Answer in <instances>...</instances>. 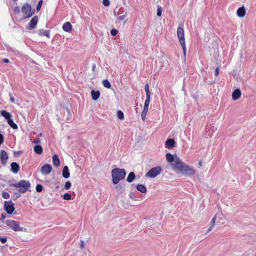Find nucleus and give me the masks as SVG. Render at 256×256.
<instances>
[{
  "mask_svg": "<svg viewBox=\"0 0 256 256\" xmlns=\"http://www.w3.org/2000/svg\"><path fill=\"white\" fill-rule=\"evenodd\" d=\"M220 73V68H217L215 70V76H218L219 75Z\"/></svg>",
  "mask_w": 256,
  "mask_h": 256,
  "instance_id": "a18cd8bd",
  "label": "nucleus"
},
{
  "mask_svg": "<svg viewBox=\"0 0 256 256\" xmlns=\"http://www.w3.org/2000/svg\"><path fill=\"white\" fill-rule=\"evenodd\" d=\"M102 84L104 86L107 88H110L112 86L110 82L107 80H104L102 81Z\"/></svg>",
  "mask_w": 256,
  "mask_h": 256,
  "instance_id": "bb28decb",
  "label": "nucleus"
},
{
  "mask_svg": "<svg viewBox=\"0 0 256 256\" xmlns=\"http://www.w3.org/2000/svg\"><path fill=\"white\" fill-rule=\"evenodd\" d=\"M150 102V96H146V99L145 102L144 106H149Z\"/></svg>",
  "mask_w": 256,
  "mask_h": 256,
  "instance_id": "c9c22d12",
  "label": "nucleus"
},
{
  "mask_svg": "<svg viewBox=\"0 0 256 256\" xmlns=\"http://www.w3.org/2000/svg\"><path fill=\"white\" fill-rule=\"evenodd\" d=\"M148 106H144V110L142 112H146L148 114Z\"/></svg>",
  "mask_w": 256,
  "mask_h": 256,
  "instance_id": "49530a36",
  "label": "nucleus"
},
{
  "mask_svg": "<svg viewBox=\"0 0 256 256\" xmlns=\"http://www.w3.org/2000/svg\"><path fill=\"white\" fill-rule=\"evenodd\" d=\"M18 0H13L14 2H16Z\"/></svg>",
  "mask_w": 256,
  "mask_h": 256,
  "instance_id": "052dcab7",
  "label": "nucleus"
},
{
  "mask_svg": "<svg viewBox=\"0 0 256 256\" xmlns=\"http://www.w3.org/2000/svg\"><path fill=\"white\" fill-rule=\"evenodd\" d=\"M126 172L124 169L115 168L112 171V182L114 184H118L121 180H124L126 176Z\"/></svg>",
  "mask_w": 256,
  "mask_h": 256,
  "instance_id": "f03ea898",
  "label": "nucleus"
},
{
  "mask_svg": "<svg viewBox=\"0 0 256 256\" xmlns=\"http://www.w3.org/2000/svg\"><path fill=\"white\" fill-rule=\"evenodd\" d=\"M246 14V11L244 6L240 8L237 11V14L238 17L242 18L245 16Z\"/></svg>",
  "mask_w": 256,
  "mask_h": 256,
  "instance_id": "a211bd4d",
  "label": "nucleus"
},
{
  "mask_svg": "<svg viewBox=\"0 0 256 256\" xmlns=\"http://www.w3.org/2000/svg\"><path fill=\"white\" fill-rule=\"evenodd\" d=\"M147 113L142 112V120L144 121L146 120V116Z\"/></svg>",
  "mask_w": 256,
  "mask_h": 256,
  "instance_id": "c03bdc74",
  "label": "nucleus"
},
{
  "mask_svg": "<svg viewBox=\"0 0 256 256\" xmlns=\"http://www.w3.org/2000/svg\"><path fill=\"white\" fill-rule=\"evenodd\" d=\"M145 91L146 92V96H151L149 88V86L148 84H146L145 86Z\"/></svg>",
  "mask_w": 256,
  "mask_h": 256,
  "instance_id": "c85d7f7f",
  "label": "nucleus"
},
{
  "mask_svg": "<svg viewBox=\"0 0 256 256\" xmlns=\"http://www.w3.org/2000/svg\"><path fill=\"white\" fill-rule=\"evenodd\" d=\"M62 174L63 177L66 179L70 178V173L69 172L68 168V166H65L64 168Z\"/></svg>",
  "mask_w": 256,
  "mask_h": 256,
  "instance_id": "6ab92c4d",
  "label": "nucleus"
},
{
  "mask_svg": "<svg viewBox=\"0 0 256 256\" xmlns=\"http://www.w3.org/2000/svg\"><path fill=\"white\" fill-rule=\"evenodd\" d=\"M8 226L15 232H26L28 230L20 226V222L14 220H8L6 222Z\"/></svg>",
  "mask_w": 256,
  "mask_h": 256,
  "instance_id": "7ed1b4c3",
  "label": "nucleus"
},
{
  "mask_svg": "<svg viewBox=\"0 0 256 256\" xmlns=\"http://www.w3.org/2000/svg\"><path fill=\"white\" fill-rule=\"evenodd\" d=\"M10 100L11 102H12L13 104L14 103V102H15V99L14 98H13L12 96H11Z\"/></svg>",
  "mask_w": 256,
  "mask_h": 256,
  "instance_id": "864d4df0",
  "label": "nucleus"
},
{
  "mask_svg": "<svg viewBox=\"0 0 256 256\" xmlns=\"http://www.w3.org/2000/svg\"><path fill=\"white\" fill-rule=\"evenodd\" d=\"M72 186V183L70 182H67L64 186V188L66 190H68L70 189Z\"/></svg>",
  "mask_w": 256,
  "mask_h": 256,
  "instance_id": "473e14b6",
  "label": "nucleus"
},
{
  "mask_svg": "<svg viewBox=\"0 0 256 256\" xmlns=\"http://www.w3.org/2000/svg\"><path fill=\"white\" fill-rule=\"evenodd\" d=\"M52 166L50 164H46L42 167L41 172L42 174L48 175L52 172Z\"/></svg>",
  "mask_w": 256,
  "mask_h": 256,
  "instance_id": "9b49d317",
  "label": "nucleus"
},
{
  "mask_svg": "<svg viewBox=\"0 0 256 256\" xmlns=\"http://www.w3.org/2000/svg\"><path fill=\"white\" fill-rule=\"evenodd\" d=\"M64 199L66 200H70L72 199V196L69 194H66L63 196Z\"/></svg>",
  "mask_w": 256,
  "mask_h": 256,
  "instance_id": "c756f323",
  "label": "nucleus"
},
{
  "mask_svg": "<svg viewBox=\"0 0 256 256\" xmlns=\"http://www.w3.org/2000/svg\"><path fill=\"white\" fill-rule=\"evenodd\" d=\"M68 114H70V111L69 110H68Z\"/></svg>",
  "mask_w": 256,
  "mask_h": 256,
  "instance_id": "bf43d9fd",
  "label": "nucleus"
},
{
  "mask_svg": "<svg viewBox=\"0 0 256 256\" xmlns=\"http://www.w3.org/2000/svg\"><path fill=\"white\" fill-rule=\"evenodd\" d=\"M178 37L179 39L180 42L182 46L184 56H186V45L184 38V32L183 28L179 27L177 30Z\"/></svg>",
  "mask_w": 256,
  "mask_h": 256,
  "instance_id": "20e7f679",
  "label": "nucleus"
},
{
  "mask_svg": "<svg viewBox=\"0 0 256 256\" xmlns=\"http://www.w3.org/2000/svg\"><path fill=\"white\" fill-rule=\"evenodd\" d=\"M176 142L173 139H168L166 142V147L174 148L175 146Z\"/></svg>",
  "mask_w": 256,
  "mask_h": 256,
  "instance_id": "5701e85b",
  "label": "nucleus"
},
{
  "mask_svg": "<svg viewBox=\"0 0 256 256\" xmlns=\"http://www.w3.org/2000/svg\"><path fill=\"white\" fill-rule=\"evenodd\" d=\"M34 152L38 154H42L43 152V148L41 146L36 145L34 148Z\"/></svg>",
  "mask_w": 256,
  "mask_h": 256,
  "instance_id": "aec40b11",
  "label": "nucleus"
},
{
  "mask_svg": "<svg viewBox=\"0 0 256 256\" xmlns=\"http://www.w3.org/2000/svg\"><path fill=\"white\" fill-rule=\"evenodd\" d=\"M95 68H96V66H95V65H94L93 68H92V70H93V71H94Z\"/></svg>",
  "mask_w": 256,
  "mask_h": 256,
  "instance_id": "13d9d810",
  "label": "nucleus"
},
{
  "mask_svg": "<svg viewBox=\"0 0 256 256\" xmlns=\"http://www.w3.org/2000/svg\"><path fill=\"white\" fill-rule=\"evenodd\" d=\"M6 218V215L4 214H2L1 216L0 220L2 221V220H4Z\"/></svg>",
  "mask_w": 256,
  "mask_h": 256,
  "instance_id": "8fccbe9b",
  "label": "nucleus"
},
{
  "mask_svg": "<svg viewBox=\"0 0 256 256\" xmlns=\"http://www.w3.org/2000/svg\"><path fill=\"white\" fill-rule=\"evenodd\" d=\"M38 21V16H35L34 17L30 22L26 29L29 30H32L34 29L37 26Z\"/></svg>",
  "mask_w": 256,
  "mask_h": 256,
  "instance_id": "9d476101",
  "label": "nucleus"
},
{
  "mask_svg": "<svg viewBox=\"0 0 256 256\" xmlns=\"http://www.w3.org/2000/svg\"><path fill=\"white\" fill-rule=\"evenodd\" d=\"M42 4H43L42 0H40L38 2V5L36 8V10L38 11H39L41 9Z\"/></svg>",
  "mask_w": 256,
  "mask_h": 256,
  "instance_id": "f704fd0d",
  "label": "nucleus"
},
{
  "mask_svg": "<svg viewBox=\"0 0 256 256\" xmlns=\"http://www.w3.org/2000/svg\"><path fill=\"white\" fill-rule=\"evenodd\" d=\"M8 124L14 130H18V126L14 122L13 120L12 119H10L8 120Z\"/></svg>",
  "mask_w": 256,
  "mask_h": 256,
  "instance_id": "a878e982",
  "label": "nucleus"
},
{
  "mask_svg": "<svg viewBox=\"0 0 256 256\" xmlns=\"http://www.w3.org/2000/svg\"><path fill=\"white\" fill-rule=\"evenodd\" d=\"M20 8L18 6H16V7L14 8V14H18L20 13Z\"/></svg>",
  "mask_w": 256,
  "mask_h": 256,
  "instance_id": "79ce46f5",
  "label": "nucleus"
},
{
  "mask_svg": "<svg viewBox=\"0 0 256 256\" xmlns=\"http://www.w3.org/2000/svg\"><path fill=\"white\" fill-rule=\"evenodd\" d=\"M20 153H21V152H14V154L16 156V154H20Z\"/></svg>",
  "mask_w": 256,
  "mask_h": 256,
  "instance_id": "4d7b16f0",
  "label": "nucleus"
},
{
  "mask_svg": "<svg viewBox=\"0 0 256 256\" xmlns=\"http://www.w3.org/2000/svg\"><path fill=\"white\" fill-rule=\"evenodd\" d=\"M166 159L172 170L176 174L186 176H192L196 174V170L194 168L183 162L177 155L168 153L166 154Z\"/></svg>",
  "mask_w": 256,
  "mask_h": 256,
  "instance_id": "f257e3e1",
  "label": "nucleus"
},
{
  "mask_svg": "<svg viewBox=\"0 0 256 256\" xmlns=\"http://www.w3.org/2000/svg\"><path fill=\"white\" fill-rule=\"evenodd\" d=\"M38 34L40 36H46L48 38H50V32L48 30H40L38 31Z\"/></svg>",
  "mask_w": 256,
  "mask_h": 256,
  "instance_id": "412c9836",
  "label": "nucleus"
},
{
  "mask_svg": "<svg viewBox=\"0 0 256 256\" xmlns=\"http://www.w3.org/2000/svg\"><path fill=\"white\" fill-rule=\"evenodd\" d=\"M242 96V92L240 89H236L235 90L232 94V98L233 100H236L240 98Z\"/></svg>",
  "mask_w": 256,
  "mask_h": 256,
  "instance_id": "4468645a",
  "label": "nucleus"
},
{
  "mask_svg": "<svg viewBox=\"0 0 256 256\" xmlns=\"http://www.w3.org/2000/svg\"><path fill=\"white\" fill-rule=\"evenodd\" d=\"M2 61L5 63H8L9 60L8 59H4Z\"/></svg>",
  "mask_w": 256,
  "mask_h": 256,
  "instance_id": "5fc2aeb1",
  "label": "nucleus"
},
{
  "mask_svg": "<svg viewBox=\"0 0 256 256\" xmlns=\"http://www.w3.org/2000/svg\"><path fill=\"white\" fill-rule=\"evenodd\" d=\"M224 218V216L222 213L218 212L216 214L212 220L210 222V226L208 228L206 234H208L212 230L216 224V220L218 224L220 225L221 224V221Z\"/></svg>",
  "mask_w": 256,
  "mask_h": 256,
  "instance_id": "423d86ee",
  "label": "nucleus"
},
{
  "mask_svg": "<svg viewBox=\"0 0 256 256\" xmlns=\"http://www.w3.org/2000/svg\"><path fill=\"white\" fill-rule=\"evenodd\" d=\"M117 116L120 120H123L124 119V114L122 111L118 110L117 113Z\"/></svg>",
  "mask_w": 256,
  "mask_h": 256,
  "instance_id": "cd10ccee",
  "label": "nucleus"
},
{
  "mask_svg": "<svg viewBox=\"0 0 256 256\" xmlns=\"http://www.w3.org/2000/svg\"><path fill=\"white\" fill-rule=\"evenodd\" d=\"M162 6H158V12H157V16H162Z\"/></svg>",
  "mask_w": 256,
  "mask_h": 256,
  "instance_id": "2f4dec72",
  "label": "nucleus"
},
{
  "mask_svg": "<svg viewBox=\"0 0 256 256\" xmlns=\"http://www.w3.org/2000/svg\"><path fill=\"white\" fill-rule=\"evenodd\" d=\"M126 16H127V13H126L123 16H118V19L120 22H122V21L124 20L126 18Z\"/></svg>",
  "mask_w": 256,
  "mask_h": 256,
  "instance_id": "72a5a7b5",
  "label": "nucleus"
},
{
  "mask_svg": "<svg viewBox=\"0 0 256 256\" xmlns=\"http://www.w3.org/2000/svg\"><path fill=\"white\" fill-rule=\"evenodd\" d=\"M43 190V187L42 185L38 184L36 187V190L38 192H41Z\"/></svg>",
  "mask_w": 256,
  "mask_h": 256,
  "instance_id": "e433bc0d",
  "label": "nucleus"
},
{
  "mask_svg": "<svg viewBox=\"0 0 256 256\" xmlns=\"http://www.w3.org/2000/svg\"><path fill=\"white\" fill-rule=\"evenodd\" d=\"M102 3L103 4L106 6H108L110 4V2L109 0H104Z\"/></svg>",
  "mask_w": 256,
  "mask_h": 256,
  "instance_id": "ea45409f",
  "label": "nucleus"
},
{
  "mask_svg": "<svg viewBox=\"0 0 256 256\" xmlns=\"http://www.w3.org/2000/svg\"><path fill=\"white\" fill-rule=\"evenodd\" d=\"M2 198L4 199L8 200L10 198V194L6 192H3L2 194Z\"/></svg>",
  "mask_w": 256,
  "mask_h": 256,
  "instance_id": "7c9ffc66",
  "label": "nucleus"
},
{
  "mask_svg": "<svg viewBox=\"0 0 256 256\" xmlns=\"http://www.w3.org/2000/svg\"><path fill=\"white\" fill-rule=\"evenodd\" d=\"M8 156L6 151L2 150L0 152V161L2 164L6 165L7 163Z\"/></svg>",
  "mask_w": 256,
  "mask_h": 256,
  "instance_id": "f8f14e48",
  "label": "nucleus"
},
{
  "mask_svg": "<svg viewBox=\"0 0 256 256\" xmlns=\"http://www.w3.org/2000/svg\"><path fill=\"white\" fill-rule=\"evenodd\" d=\"M21 196L20 192H14V200H17Z\"/></svg>",
  "mask_w": 256,
  "mask_h": 256,
  "instance_id": "4c0bfd02",
  "label": "nucleus"
},
{
  "mask_svg": "<svg viewBox=\"0 0 256 256\" xmlns=\"http://www.w3.org/2000/svg\"><path fill=\"white\" fill-rule=\"evenodd\" d=\"M202 161H200L199 162H198V166L200 168L202 167Z\"/></svg>",
  "mask_w": 256,
  "mask_h": 256,
  "instance_id": "6e6d98bb",
  "label": "nucleus"
},
{
  "mask_svg": "<svg viewBox=\"0 0 256 256\" xmlns=\"http://www.w3.org/2000/svg\"><path fill=\"white\" fill-rule=\"evenodd\" d=\"M1 114H2V116H3L8 120H10L11 118V116H12L11 114L9 112H6L5 110H2L1 112Z\"/></svg>",
  "mask_w": 256,
  "mask_h": 256,
  "instance_id": "393cba45",
  "label": "nucleus"
},
{
  "mask_svg": "<svg viewBox=\"0 0 256 256\" xmlns=\"http://www.w3.org/2000/svg\"><path fill=\"white\" fill-rule=\"evenodd\" d=\"M116 189L118 190V192L122 191V188L120 186H116Z\"/></svg>",
  "mask_w": 256,
  "mask_h": 256,
  "instance_id": "de8ad7c7",
  "label": "nucleus"
},
{
  "mask_svg": "<svg viewBox=\"0 0 256 256\" xmlns=\"http://www.w3.org/2000/svg\"><path fill=\"white\" fill-rule=\"evenodd\" d=\"M4 209L8 214H12L15 210L14 203L12 201L5 202Z\"/></svg>",
  "mask_w": 256,
  "mask_h": 256,
  "instance_id": "1a4fd4ad",
  "label": "nucleus"
},
{
  "mask_svg": "<svg viewBox=\"0 0 256 256\" xmlns=\"http://www.w3.org/2000/svg\"><path fill=\"white\" fill-rule=\"evenodd\" d=\"M40 140H34V142H33V143L34 144H40Z\"/></svg>",
  "mask_w": 256,
  "mask_h": 256,
  "instance_id": "3c124183",
  "label": "nucleus"
},
{
  "mask_svg": "<svg viewBox=\"0 0 256 256\" xmlns=\"http://www.w3.org/2000/svg\"><path fill=\"white\" fill-rule=\"evenodd\" d=\"M52 162L56 168H58L60 166V162L58 155L55 154L52 156Z\"/></svg>",
  "mask_w": 256,
  "mask_h": 256,
  "instance_id": "dca6fc26",
  "label": "nucleus"
},
{
  "mask_svg": "<svg viewBox=\"0 0 256 256\" xmlns=\"http://www.w3.org/2000/svg\"><path fill=\"white\" fill-rule=\"evenodd\" d=\"M130 198L132 199V200H136L134 198V196H133V194L132 193H131L130 194Z\"/></svg>",
  "mask_w": 256,
  "mask_h": 256,
  "instance_id": "603ef678",
  "label": "nucleus"
},
{
  "mask_svg": "<svg viewBox=\"0 0 256 256\" xmlns=\"http://www.w3.org/2000/svg\"><path fill=\"white\" fill-rule=\"evenodd\" d=\"M136 189L138 191H139L142 194H145L147 192V190H146V186L142 184H138L136 186Z\"/></svg>",
  "mask_w": 256,
  "mask_h": 256,
  "instance_id": "4be33fe9",
  "label": "nucleus"
},
{
  "mask_svg": "<svg viewBox=\"0 0 256 256\" xmlns=\"http://www.w3.org/2000/svg\"><path fill=\"white\" fill-rule=\"evenodd\" d=\"M4 137L2 134H0V146H1L4 143Z\"/></svg>",
  "mask_w": 256,
  "mask_h": 256,
  "instance_id": "37998d69",
  "label": "nucleus"
},
{
  "mask_svg": "<svg viewBox=\"0 0 256 256\" xmlns=\"http://www.w3.org/2000/svg\"><path fill=\"white\" fill-rule=\"evenodd\" d=\"M136 175H135L134 173V172H131L129 174L126 180L128 182L130 183H132L136 179Z\"/></svg>",
  "mask_w": 256,
  "mask_h": 256,
  "instance_id": "b1692460",
  "label": "nucleus"
},
{
  "mask_svg": "<svg viewBox=\"0 0 256 256\" xmlns=\"http://www.w3.org/2000/svg\"><path fill=\"white\" fill-rule=\"evenodd\" d=\"M12 186L16 188H19V192L22 194H25L30 187V184L29 182L26 180H21L17 184H12Z\"/></svg>",
  "mask_w": 256,
  "mask_h": 256,
  "instance_id": "39448f33",
  "label": "nucleus"
},
{
  "mask_svg": "<svg viewBox=\"0 0 256 256\" xmlns=\"http://www.w3.org/2000/svg\"><path fill=\"white\" fill-rule=\"evenodd\" d=\"M72 26L70 22H66L62 26V29L67 32H70L72 30Z\"/></svg>",
  "mask_w": 256,
  "mask_h": 256,
  "instance_id": "2eb2a0df",
  "label": "nucleus"
},
{
  "mask_svg": "<svg viewBox=\"0 0 256 256\" xmlns=\"http://www.w3.org/2000/svg\"><path fill=\"white\" fill-rule=\"evenodd\" d=\"M110 33H111L112 36H116V34H118V30H115V29H112L111 30Z\"/></svg>",
  "mask_w": 256,
  "mask_h": 256,
  "instance_id": "58836bf2",
  "label": "nucleus"
},
{
  "mask_svg": "<svg viewBox=\"0 0 256 256\" xmlns=\"http://www.w3.org/2000/svg\"><path fill=\"white\" fill-rule=\"evenodd\" d=\"M162 171V168L160 166L154 168L146 174V176L152 178H155L161 173Z\"/></svg>",
  "mask_w": 256,
  "mask_h": 256,
  "instance_id": "6e6552de",
  "label": "nucleus"
},
{
  "mask_svg": "<svg viewBox=\"0 0 256 256\" xmlns=\"http://www.w3.org/2000/svg\"><path fill=\"white\" fill-rule=\"evenodd\" d=\"M84 247H85V244H84V242H83V241L81 242V244H80V248L84 249Z\"/></svg>",
  "mask_w": 256,
  "mask_h": 256,
  "instance_id": "09e8293b",
  "label": "nucleus"
},
{
  "mask_svg": "<svg viewBox=\"0 0 256 256\" xmlns=\"http://www.w3.org/2000/svg\"><path fill=\"white\" fill-rule=\"evenodd\" d=\"M8 239L6 237L2 238L0 236V242H2V244H4L7 242Z\"/></svg>",
  "mask_w": 256,
  "mask_h": 256,
  "instance_id": "a19ab883",
  "label": "nucleus"
},
{
  "mask_svg": "<svg viewBox=\"0 0 256 256\" xmlns=\"http://www.w3.org/2000/svg\"><path fill=\"white\" fill-rule=\"evenodd\" d=\"M22 11L25 16V18L32 17L35 12L34 10L32 11V6L29 4H24L22 8Z\"/></svg>",
  "mask_w": 256,
  "mask_h": 256,
  "instance_id": "0eeeda50",
  "label": "nucleus"
},
{
  "mask_svg": "<svg viewBox=\"0 0 256 256\" xmlns=\"http://www.w3.org/2000/svg\"><path fill=\"white\" fill-rule=\"evenodd\" d=\"M91 94L92 96V99L96 101L100 97V92L99 90L96 91L94 90H92L91 92Z\"/></svg>",
  "mask_w": 256,
  "mask_h": 256,
  "instance_id": "f3484780",
  "label": "nucleus"
},
{
  "mask_svg": "<svg viewBox=\"0 0 256 256\" xmlns=\"http://www.w3.org/2000/svg\"><path fill=\"white\" fill-rule=\"evenodd\" d=\"M10 166V170L14 174H17L19 172L20 167L18 164L16 162H14L12 163Z\"/></svg>",
  "mask_w": 256,
  "mask_h": 256,
  "instance_id": "ddd939ff",
  "label": "nucleus"
}]
</instances>
